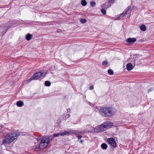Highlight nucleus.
<instances>
[{"label":"nucleus","mask_w":154,"mask_h":154,"mask_svg":"<svg viewBox=\"0 0 154 154\" xmlns=\"http://www.w3.org/2000/svg\"><path fill=\"white\" fill-rule=\"evenodd\" d=\"M47 73L46 72H36L29 79L27 80L26 81V83H29L32 80H37L39 78H41V77L46 75Z\"/></svg>","instance_id":"obj_3"},{"label":"nucleus","mask_w":154,"mask_h":154,"mask_svg":"<svg viewBox=\"0 0 154 154\" xmlns=\"http://www.w3.org/2000/svg\"><path fill=\"white\" fill-rule=\"evenodd\" d=\"M108 73L110 75H112L113 74V71L112 70L109 69L108 71Z\"/></svg>","instance_id":"obj_22"},{"label":"nucleus","mask_w":154,"mask_h":154,"mask_svg":"<svg viewBox=\"0 0 154 154\" xmlns=\"http://www.w3.org/2000/svg\"><path fill=\"white\" fill-rule=\"evenodd\" d=\"M94 88V86L93 85H91L90 86L89 89L90 90H92Z\"/></svg>","instance_id":"obj_26"},{"label":"nucleus","mask_w":154,"mask_h":154,"mask_svg":"<svg viewBox=\"0 0 154 154\" xmlns=\"http://www.w3.org/2000/svg\"><path fill=\"white\" fill-rule=\"evenodd\" d=\"M8 134L13 141L16 139L17 137L20 135V134L19 132H16L9 133Z\"/></svg>","instance_id":"obj_5"},{"label":"nucleus","mask_w":154,"mask_h":154,"mask_svg":"<svg viewBox=\"0 0 154 154\" xmlns=\"http://www.w3.org/2000/svg\"><path fill=\"white\" fill-rule=\"evenodd\" d=\"M101 12H102V13L104 15H105L106 14V10L104 9H103L101 10Z\"/></svg>","instance_id":"obj_23"},{"label":"nucleus","mask_w":154,"mask_h":154,"mask_svg":"<svg viewBox=\"0 0 154 154\" xmlns=\"http://www.w3.org/2000/svg\"><path fill=\"white\" fill-rule=\"evenodd\" d=\"M78 137L79 139H81L82 137V136L81 135H79L78 136Z\"/></svg>","instance_id":"obj_27"},{"label":"nucleus","mask_w":154,"mask_h":154,"mask_svg":"<svg viewBox=\"0 0 154 154\" xmlns=\"http://www.w3.org/2000/svg\"><path fill=\"white\" fill-rule=\"evenodd\" d=\"M12 142V141L7 134L5 137L4 140L3 141V143L5 144L6 143L7 144H10Z\"/></svg>","instance_id":"obj_8"},{"label":"nucleus","mask_w":154,"mask_h":154,"mask_svg":"<svg viewBox=\"0 0 154 154\" xmlns=\"http://www.w3.org/2000/svg\"><path fill=\"white\" fill-rule=\"evenodd\" d=\"M72 133H75V132H73Z\"/></svg>","instance_id":"obj_29"},{"label":"nucleus","mask_w":154,"mask_h":154,"mask_svg":"<svg viewBox=\"0 0 154 154\" xmlns=\"http://www.w3.org/2000/svg\"><path fill=\"white\" fill-rule=\"evenodd\" d=\"M116 110L111 107H107L101 108L99 110L100 114L103 116L110 117L114 115Z\"/></svg>","instance_id":"obj_1"},{"label":"nucleus","mask_w":154,"mask_h":154,"mask_svg":"<svg viewBox=\"0 0 154 154\" xmlns=\"http://www.w3.org/2000/svg\"><path fill=\"white\" fill-rule=\"evenodd\" d=\"M59 136H60V133L54 134L52 136L53 138L54 137H58Z\"/></svg>","instance_id":"obj_19"},{"label":"nucleus","mask_w":154,"mask_h":154,"mask_svg":"<svg viewBox=\"0 0 154 154\" xmlns=\"http://www.w3.org/2000/svg\"><path fill=\"white\" fill-rule=\"evenodd\" d=\"M136 41V39L135 38H129L126 39V41L128 43H133Z\"/></svg>","instance_id":"obj_9"},{"label":"nucleus","mask_w":154,"mask_h":154,"mask_svg":"<svg viewBox=\"0 0 154 154\" xmlns=\"http://www.w3.org/2000/svg\"><path fill=\"white\" fill-rule=\"evenodd\" d=\"M107 145L105 143H103L101 145V148L103 149H107Z\"/></svg>","instance_id":"obj_17"},{"label":"nucleus","mask_w":154,"mask_h":154,"mask_svg":"<svg viewBox=\"0 0 154 154\" xmlns=\"http://www.w3.org/2000/svg\"><path fill=\"white\" fill-rule=\"evenodd\" d=\"M140 29L143 31H145L146 30V27L144 25H142L140 26Z\"/></svg>","instance_id":"obj_16"},{"label":"nucleus","mask_w":154,"mask_h":154,"mask_svg":"<svg viewBox=\"0 0 154 154\" xmlns=\"http://www.w3.org/2000/svg\"><path fill=\"white\" fill-rule=\"evenodd\" d=\"M106 130L111 128L113 125V123L110 121L107 122L103 124Z\"/></svg>","instance_id":"obj_7"},{"label":"nucleus","mask_w":154,"mask_h":154,"mask_svg":"<svg viewBox=\"0 0 154 154\" xmlns=\"http://www.w3.org/2000/svg\"><path fill=\"white\" fill-rule=\"evenodd\" d=\"M107 141L112 146L114 147H116V142L114 139L113 138H109L107 139Z\"/></svg>","instance_id":"obj_6"},{"label":"nucleus","mask_w":154,"mask_h":154,"mask_svg":"<svg viewBox=\"0 0 154 154\" xmlns=\"http://www.w3.org/2000/svg\"><path fill=\"white\" fill-rule=\"evenodd\" d=\"M96 3L94 2H91V6L94 7L95 6Z\"/></svg>","instance_id":"obj_24"},{"label":"nucleus","mask_w":154,"mask_h":154,"mask_svg":"<svg viewBox=\"0 0 154 154\" xmlns=\"http://www.w3.org/2000/svg\"><path fill=\"white\" fill-rule=\"evenodd\" d=\"M87 2L85 0H82L81 1V4L83 6H85L87 5Z\"/></svg>","instance_id":"obj_18"},{"label":"nucleus","mask_w":154,"mask_h":154,"mask_svg":"<svg viewBox=\"0 0 154 154\" xmlns=\"http://www.w3.org/2000/svg\"><path fill=\"white\" fill-rule=\"evenodd\" d=\"M61 136H64L70 134V132L68 131H65L60 133Z\"/></svg>","instance_id":"obj_14"},{"label":"nucleus","mask_w":154,"mask_h":154,"mask_svg":"<svg viewBox=\"0 0 154 154\" xmlns=\"http://www.w3.org/2000/svg\"><path fill=\"white\" fill-rule=\"evenodd\" d=\"M126 68L128 70L131 71L133 68V65L131 63H128L127 64Z\"/></svg>","instance_id":"obj_11"},{"label":"nucleus","mask_w":154,"mask_h":154,"mask_svg":"<svg viewBox=\"0 0 154 154\" xmlns=\"http://www.w3.org/2000/svg\"><path fill=\"white\" fill-rule=\"evenodd\" d=\"M105 129L103 124L99 126H96L94 129V130L92 129L90 130L89 132H100L105 131Z\"/></svg>","instance_id":"obj_4"},{"label":"nucleus","mask_w":154,"mask_h":154,"mask_svg":"<svg viewBox=\"0 0 154 154\" xmlns=\"http://www.w3.org/2000/svg\"><path fill=\"white\" fill-rule=\"evenodd\" d=\"M53 139L52 136L48 137H46L42 139L39 144V147L40 149H43L45 148L47 146L49 142Z\"/></svg>","instance_id":"obj_2"},{"label":"nucleus","mask_w":154,"mask_h":154,"mask_svg":"<svg viewBox=\"0 0 154 154\" xmlns=\"http://www.w3.org/2000/svg\"><path fill=\"white\" fill-rule=\"evenodd\" d=\"M128 11V10H125L123 12L120 14V16L119 17H118L117 18H118V19L119 20L120 18V17H122L125 16V15L127 14V12Z\"/></svg>","instance_id":"obj_12"},{"label":"nucleus","mask_w":154,"mask_h":154,"mask_svg":"<svg viewBox=\"0 0 154 154\" xmlns=\"http://www.w3.org/2000/svg\"><path fill=\"white\" fill-rule=\"evenodd\" d=\"M69 116L70 115L69 114H68V115L66 116V117L67 118H68Z\"/></svg>","instance_id":"obj_28"},{"label":"nucleus","mask_w":154,"mask_h":154,"mask_svg":"<svg viewBox=\"0 0 154 154\" xmlns=\"http://www.w3.org/2000/svg\"><path fill=\"white\" fill-rule=\"evenodd\" d=\"M45 85L46 86H49L51 85V83L48 81H46L45 82Z\"/></svg>","instance_id":"obj_21"},{"label":"nucleus","mask_w":154,"mask_h":154,"mask_svg":"<svg viewBox=\"0 0 154 154\" xmlns=\"http://www.w3.org/2000/svg\"><path fill=\"white\" fill-rule=\"evenodd\" d=\"M116 0H109L108 2H106L105 3V5L107 8H109L111 6L110 5H109V3H112L114 2Z\"/></svg>","instance_id":"obj_10"},{"label":"nucleus","mask_w":154,"mask_h":154,"mask_svg":"<svg viewBox=\"0 0 154 154\" xmlns=\"http://www.w3.org/2000/svg\"><path fill=\"white\" fill-rule=\"evenodd\" d=\"M17 105L19 107H22L23 105V103L21 101H18L17 103Z\"/></svg>","instance_id":"obj_15"},{"label":"nucleus","mask_w":154,"mask_h":154,"mask_svg":"<svg viewBox=\"0 0 154 154\" xmlns=\"http://www.w3.org/2000/svg\"><path fill=\"white\" fill-rule=\"evenodd\" d=\"M32 38V35L29 33L26 36V38L28 40H30Z\"/></svg>","instance_id":"obj_13"},{"label":"nucleus","mask_w":154,"mask_h":154,"mask_svg":"<svg viewBox=\"0 0 154 154\" xmlns=\"http://www.w3.org/2000/svg\"><path fill=\"white\" fill-rule=\"evenodd\" d=\"M108 62L107 61H104L103 62V65H107L108 64Z\"/></svg>","instance_id":"obj_25"},{"label":"nucleus","mask_w":154,"mask_h":154,"mask_svg":"<svg viewBox=\"0 0 154 154\" xmlns=\"http://www.w3.org/2000/svg\"><path fill=\"white\" fill-rule=\"evenodd\" d=\"M87 22V20L86 19L82 18L80 20V22L82 23H85Z\"/></svg>","instance_id":"obj_20"}]
</instances>
